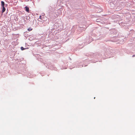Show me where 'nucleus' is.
Here are the masks:
<instances>
[{
    "instance_id": "obj_1",
    "label": "nucleus",
    "mask_w": 135,
    "mask_h": 135,
    "mask_svg": "<svg viewBox=\"0 0 135 135\" xmlns=\"http://www.w3.org/2000/svg\"><path fill=\"white\" fill-rule=\"evenodd\" d=\"M26 11L28 12H29V8L27 6L25 7Z\"/></svg>"
},
{
    "instance_id": "obj_2",
    "label": "nucleus",
    "mask_w": 135,
    "mask_h": 135,
    "mask_svg": "<svg viewBox=\"0 0 135 135\" xmlns=\"http://www.w3.org/2000/svg\"><path fill=\"white\" fill-rule=\"evenodd\" d=\"M1 5L2 6V7H4V2L3 1H2L1 2Z\"/></svg>"
},
{
    "instance_id": "obj_3",
    "label": "nucleus",
    "mask_w": 135,
    "mask_h": 135,
    "mask_svg": "<svg viewBox=\"0 0 135 135\" xmlns=\"http://www.w3.org/2000/svg\"><path fill=\"white\" fill-rule=\"evenodd\" d=\"M6 9L4 8V7H2V12H4L5 11Z\"/></svg>"
},
{
    "instance_id": "obj_4",
    "label": "nucleus",
    "mask_w": 135,
    "mask_h": 135,
    "mask_svg": "<svg viewBox=\"0 0 135 135\" xmlns=\"http://www.w3.org/2000/svg\"><path fill=\"white\" fill-rule=\"evenodd\" d=\"M42 19V17L41 16H40L39 18L38 19V20L39 21H41Z\"/></svg>"
},
{
    "instance_id": "obj_5",
    "label": "nucleus",
    "mask_w": 135,
    "mask_h": 135,
    "mask_svg": "<svg viewBox=\"0 0 135 135\" xmlns=\"http://www.w3.org/2000/svg\"><path fill=\"white\" fill-rule=\"evenodd\" d=\"M27 30L28 31H31L32 30V29L31 28H29Z\"/></svg>"
},
{
    "instance_id": "obj_6",
    "label": "nucleus",
    "mask_w": 135,
    "mask_h": 135,
    "mask_svg": "<svg viewBox=\"0 0 135 135\" xmlns=\"http://www.w3.org/2000/svg\"><path fill=\"white\" fill-rule=\"evenodd\" d=\"M21 49L22 50H24L25 49H24L23 47H21Z\"/></svg>"
},
{
    "instance_id": "obj_7",
    "label": "nucleus",
    "mask_w": 135,
    "mask_h": 135,
    "mask_svg": "<svg viewBox=\"0 0 135 135\" xmlns=\"http://www.w3.org/2000/svg\"><path fill=\"white\" fill-rule=\"evenodd\" d=\"M132 57H135V55H133V56H132Z\"/></svg>"
}]
</instances>
